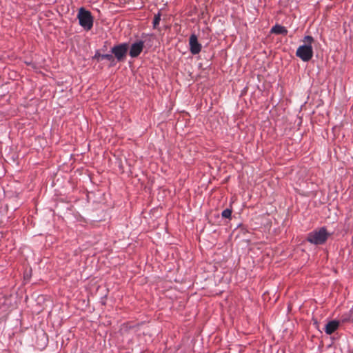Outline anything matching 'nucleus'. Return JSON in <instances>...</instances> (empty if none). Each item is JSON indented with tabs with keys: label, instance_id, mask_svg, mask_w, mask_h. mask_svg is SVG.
<instances>
[{
	"label": "nucleus",
	"instance_id": "obj_7",
	"mask_svg": "<svg viewBox=\"0 0 353 353\" xmlns=\"http://www.w3.org/2000/svg\"><path fill=\"white\" fill-rule=\"evenodd\" d=\"M339 322L338 321H331L325 325V332L327 334H332L339 327Z\"/></svg>",
	"mask_w": 353,
	"mask_h": 353
},
{
	"label": "nucleus",
	"instance_id": "obj_10",
	"mask_svg": "<svg viewBox=\"0 0 353 353\" xmlns=\"http://www.w3.org/2000/svg\"><path fill=\"white\" fill-rule=\"evenodd\" d=\"M232 212V208H226L225 210H224L222 212L221 216H222L223 218L230 219H231Z\"/></svg>",
	"mask_w": 353,
	"mask_h": 353
},
{
	"label": "nucleus",
	"instance_id": "obj_2",
	"mask_svg": "<svg viewBox=\"0 0 353 353\" xmlns=\"http://www.w3.org/2000/svg\"><path fill=\"white\" fill-rule=\"evenodd\" d=\"M329 236L327 230L323 227L310 232L307 234V241L312 244L321 245L327 241Z\"/></svg>",
	"mask_w": 353,
	"mask_h": 353
},
{
	"label": "nucleus",
	"instance_id": "obj_8",
	"mask_svg": "<svg viewBox=\"0 0 353 353\" xmlns=\"http://www.w3.org/2000/svg\"><path fill=\"white\" fill-rule=\"evenodd\" d=\"M271 33L276 34H283L286 35L288 32V30L285 27L282 26L281 25L276 24L271 29Z\"/></svg>",
	"mask_w": 353,
	"mask_h": 353
},
{
	"label": "nucleus",
	"instance_id": "obj_3",
	"mask_svg": "<svg viewBox=\"0 0 353 353\" xmlns=\"http://www.w3.org/2000/svg\"><path fill=\"white\" fill-rule=\"evenodd\" d=\"M77 19H79L80 26L85 30L92 29L93 26V17L90 11L85 10L84 8H79Z\"/></svg>",
	"mask_w": 353,
	"mask_h": 353
},
{
	"label": "nucleus",
	"instance_id": "obj_1",
	"mask_svg": "<svg viewBox=\"0 0 353 353\" xmlns=\"http://www.w3.org/2000/svg\"><path fill=\"white\" fill-rule=\"evenodd\" d=\"M303 42L304 44L297 48L296 56L300 58L303 61L307 62L311 60L313 57L312 44L314 42V39L312 36L307 35L304 37Z\"/></svg>",
	"mask_w": 353,
	"mask_h": 353
},
{
	"label": "nucleus",
	"instance_id": "obj_9",
	"mask_svg": "<svg viewBox=\"0 0 353 353\" xmlns=\"http://www.w3.org/2000/svg\"><path fill=\"white\" fill-rule=\"evenodd\" d=\"M94 59H97V61H101V60H103V59H106L108 61H114V57H113V55L110 54H101L99 53V52H97L93 57Z\"/></svg>",
	"mask_w": 353,
	"mask_h": 353
},
{
	"label": "nucleus",
	"instance_id": "obj_4",
	"mask_svg": "<svg viewBox=\"0 0 353 353\" xmlns=\"http://www.w3.org/2000/svg\"><path fill=\"white\" fill-rule=\"evenodd\" d=\"M128 49V43H123L112 48L111 52L114 54L113 57H114L118 61H123L125 59Z\"/></svg>",
	"mask_w": 353,
	"mask_h": 353
},
{
	"label": "nucleus",
	"instance_id": "obj_11",
	"mask_svg": "<svg viewBox=\"0 0 353 353\" xmlns=\"http://www.w3.org/2000/svg\"><path fill=\"white\" fill-rule=\"evenodd\" d=\"M160 20H161V15H160V14H156L154 16V20H153V27H154V28H157V26L159 24Z\"/></svg>",
	"mask_w": 353,
	"mask_h": 353
},
{
	"label": "nucleus",
	"instance_id": "obj_6",
	"mask_svg": "<svg viewBox=\"0 0 353 353\" xmlns=\"http://www.w3.org/2000/svg\"><path fill=\"white\" fill-rule=\"evenodd\" d=\"M190 50L192 54H197L201 50V45L199 43L197 37L192 34L189 39Z\"/></svg>",
	"mask_w": 353,
	"mask_h": 353
},
{
	"label": "nucleus",
	"instance_id": "obj_5",
	"mask_svg": "<svg viewBox=\"0 0 353 353\" xmlns=\"http://www.w3.org/2000/svg\"><path fill=\"white\" fill-rule=\"evenodd\" d=\"M144 41L139 40L133 43L130 48L129 54L132 58L137 57L143 51Z\"/></svg>",
	"mask_w": 353,
	"mask_h": 353
}]
</instances>
